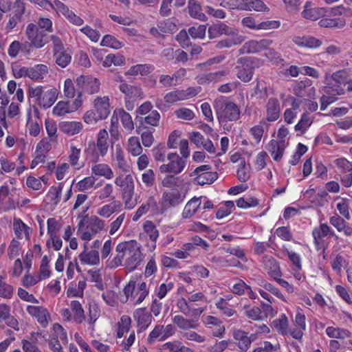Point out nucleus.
Masks as SVG:
<instances>
[{
  "label": "nucleus",
  "instance_id": "5",
  "mask_svg": "<svg viewBox=\"0 0 352 352\" xmlns=\"http://www.w3.org/2000/svg\"><path fill=\"white\" fill-rule=\"evenodd\" d=\"M167 159L169 162L160 166V171L162 173L177 175L183 171L186 165V161L182 159L177 153H168Z\"/></svg>",
  "mask_w": 352,
  "mask_h": 352
},
{
  "label": "nucleus",
  "instance_id": "49",
  "mask_svg": "<svg viewBox=\"0 0 352 352\" xmlns=\"http://www.w3.org/2000/svg\"><path fill=\"white\" fill-rule=\"evenodd\" d=\"M163 346L170 352H194L192 349L182 345L179 341L168 342Z\"/></svg>",
  "mask_w": 352,
  "mask_h": 352
},
{
  "label": "nucleus",
  "instance_id": "10",
  "mask_svg": "<svg viewBox=\"0 0 352 352\" xmlns=\"http://www.w3.org/2000/svg\"><path fill=\"white\" fill-rule=\"evenodd\" d=\"M199 93L197 89L188 87L186 90H175L167 93L164 96V101L167 103H175L179 100H184L195 96Z\"/></svg>",
  "mask_w": 352,
  "mask_h": 352
},
{
  "label": "nucleus",
  "instance_id": "55",
  "mask_svg": "<svg viewBox=\"0 0 352 352\" xmlns=\"http://www.w3.org/2000/svg\"><path fill=\"white\" fill-rule=\"evenodd\" d=\"M166 147L164 144H159L152 149V155L155 161L164 162L166 159Z\"/></svg>",
  "mask_w": 352,
  "mask_h": 352
},
{
  "label": "nucleus",
  "instance_id": "30",
  "mask_svg": "<svg viewBox=\"0 0 352 352\" xmlns=\"http://www.w3.org/2000/svg\"><path fill=\"white\" fill-rule=\"evenodd\" d=\"M92 174L104 177L107 179H111L113 177V172L111 168L107 164H95L91 166Z\"/></svg>",
  "mask_w": 352,
  "mask_h": 352
},
{
  "label": "nucleus",
  "instance_id": "64",
  "mask_svg": "<svg viewBox=\"0 0 352 352\" xmlns=\"http://www.w3.org/2000/svg\"><path fill=\"white\" fill-rule=\"evenodd\" d=\"M144 228L150 239L152 241L155 242L159 236V232L154 224L152 222L148 221L145 223Z\"/></svg>",
  "mask_w": 352,
  "mask_h": 352
},
{
  "label": "nucleus",
  "instance_id": "58",
  "mask_svg": "<svg viewBox=\"0 0 352 352\" xmlns=\"http://www.w3.org/2000/svg\"><path fill=\"white\" fill-rule=\"evenodd\" d=\"M52 5V7H50V9L55 10L57 14H61L65 17L72 11L65 3L59 0H54Z\"/></svg>",
  "mask_w": 352,
  "mask_h": 352
},
{
  "label": "nucleus",
  "instance_id": "57",
  "mask_svg": "<svg viewBox=\"0 0 352 352\" xmlns=\"http://www.w3.org/2000/svg\"><path fill=\"white\" fill-rule=\"evenodd\" d=\"M206 26L204 25H199L197 27H190L188 29V34L192 38H204L206 35Z\"/></svg>",
  "mask_w": 352,
  "mask_h": 352
},
{
  "label": "nucleus",
  "instance_id": "62",
  "mask_svg": "<svg viewBox=\"0 0 352 352\" xmlns=\"http://www.w3.org/2000/svg\"><path fill=\"white\" fill-rule=\"evenodd\" d=\"M12 70L16 78H21L28 77L29 67H23L18 63H14L12 65Z\"/></svg>",
  "mask_w": 352,
  "mask_h": 352
},
{
  "label": "nucleus",
  "instance_id": "36",
  "mask_svg": "<svg viewBox=\"0 0 352 352\" xmlns=\"http://www.w3.org/2000/svg\"><path fill=\"white\" fill-rule=\"evenodd\" d=\"M327 335L331 338L342 339L351 337V333L346 329L328 327L326 329Z\"/></svg>",
  "mask_w": 352,
  "mask_h": 352
},
{
  "label": "nucleus",
  "instance_id": "41",
  "mask_svg": "<svg viewBox=\"0 0 352 352\" xmlns=\"http://www.w3.org/2000/svg\"><path fill=\"white\" fill-rule=\"evenodd\" d=\"M313 120V118L309 115V113H304L301 116L299 122L296 124L294 129L296 131H300L301 133H304L312 124Z\"/></svg>",
  "mask_w": 352,
  "mask_h": 352
},
{
  "label": "nucleus",
  "instance_id": "26",
  "mask_svg": "<svg viewBox=\"0 0 352 352\" xmlns=\"http://www.w3.org/2000/svg\"><path fill=\"white\" fill-rule=\"evenodd\" d=\"M201 198L194 197L187 202L182 214L184 219L190 218L197 212L201 204Z\"/></svg>",
  "mask_w": 352,
  "mask_h": 352
},
{
  "label": "nucleus",
  "instance_id": "61",
  "mask_svg": "<svg viewBox=\"0 0 352 352\" xmlns=\"http://www.w3.org/2000/svg\"><path fill=\"white\" fill-rule=\"evenodd\" d=\"M100 44L102 46L110 47L115 49H119L122 47V43L118 40L109 34L103 37Z\"/></svg>",
  "mask_w": 352,
  "mask_h": 352
},
{
  "label": "nucleus",
  "instance_id": "34",
  "mask_svg": "<svg viewBox=\"0 0 352 352\" xmlns=\"http://www.w3.org/2000/svg\"><path fill=\"white\" fill-rule=\"evenodd\" d=\"M232 29L223 23L216 24L209 27L208 30V36L210 38H213L222 34L228 35L232 32Z\"/></svg>",
  "mask_w": 352,
  "mask_h": 352
},
{
  "label": "nucleus",
  "instance_id": "46",
  "mask_svg": "<svg viewBox=\"0 0 352 352\" xmlns=\"http://www.w3.org/2000/svg\"><path fill=\"white\" fill-rule=\"evenodd\" d=\"M184 180L181 177H176L174 174L166 175L162 181V185L164 187L174 188L180 186Z\"/></svg>",
  "mask_w": 352,
  "mask_h": 352
},
{
  "label": "nucleus",
  "instance_id": "29",
  "mask_svg": "<svg viewBox=\"0 0 352 352\" xmlns=\"http://www.w3.org/2000/svg\"><path fill=\"white\" fill-rule=\"evenodd\" d=\"M58 92L56 89H50L44 91L38 102L40 107L44 109L50 108L57 99Z\"/></svg>",
  "mask_w": 352,
  "mask_h": 352
},
{
  "label": "nucleus",
  "instance_id": "7",
  "mask_svg": "<svg viewBox=\"0 0 352 352\" xmlns=\"http://www.w3.org/2000/svg\"><path fill=\"white\" fill-rule=\"evenodd\" d=\"M273 43V41L263 38L259 41L250 40L245 43L238 50L239 54H256L264 50H267Z\"/></svg>",
  "mask_w": 352,
  "mask_h": 352
},
{
  "label": "nucleus",
  "instance_id": "18",
  "mask_svg": "<svg viewBox=\"0 0 352 352\" xmlns=\"http://www.w3.org/2000/svg\"><path fill=\"white\" fill-rule=\"evenodd\" d=\"M81 92L78 93L77 98L74 101V107L70 109L67 102L60 101L53 109V113L56 116H62L67 113L76 110L82 104Z\"/></svg>",
  "mask_w": 352,
  "mask_h": 352
},
{
  "label": "nucleus",
  "instance_id": "11",
  "mask_svg": "<svg viewBox=\"0 0 352 352\" xmlns=\"http://www.w3.org/2000/svg\"><path fill=\"white\" fill-rule=\"evenodd\" d=\"M312 235L318 250L321 248L322 239L324 236L330 235L335 236L336 239L338 238L327 223H321L318 228H315L312 232Z\"/></svg>",
  "mask_w": 352,
  "mask_h": 352
},
{
  "label": "nucleus",
  "instance_id": "38",
  "mask_svg": "<svg viewBox=\"0 0 352 352\" xmlns=\"http://www.w3.org/2000/svg\"><path fill=\"white\" fill-rule=\"evenodd\" d=\"M226 75L227 72L225 70L208 73L201 76L198 80V82L200 84H204L210 83L212 82H218L220 81L221 78Z\"/></svg>",
  "mask_w": 352,
  "mask_h": 352
},
{
  "label": "nucleus",
  "instance_id": "31",
  "mask_svg": "<svg viewBox=\"0 0 352 352\" xmlns=\"http://www.w3.org/2000/svg\"><path fill=\"white\" fill-rule=\"evenodd\" d=\"M49 69L47 65L38 64L32 67H29L28 77L32 80H40L48 74Z\"/></svg>",
  "mask_w": 352,
  "mask_h": 352
},
{
  "label": "nucleus",
  "instance_id": "15",
  "mask_svg": "<svg viewBox=\"0 0 352 352\" xmlns=\"http://www.w3.org/2000/svg\"><path fill=\"white\" fill-rule=\"evenodd\" d=\"M287 144L285 140H272L266 146V149L270 153L274 160L280 161L283 155L284 151Z\"/></svg>",
  "mask_w": 352,
  "mask_h": 352
},
{
  "label": "nucleus",
  "instance_id": "23",
  "mask_svg": "<svg viewBox=\"0 0 352 352\" xmlns=\"http://www.w3.org/2000/svg\"><path fill=\"white\" fill-rule=\"evenodd\" d=\"M184 196L179 191L164 192L162 195V200L166 207H176L184 201Z\"/></svg>",
  "mask_w": 352,
  "mask_h": 352
},
{
  "label": "nucleus",
  "instance_id": "3",
  "mask_svg": "<svg viewBox=\"0 0 352 352\" xmlns=\"http://www.w3.org/2000/svg\"><path fill=\"white\" fill-rule=\"evenodd\" d=\"M144 254L141 252V246L135 241H128V248L124 265L130 271H134L143 261Z\"/></svg>",
  "mask_w": 352,
  "mask_h": 352
},
{
  "label": "nucleus",
  "instance_id": "6",
  "mask_svg": "<svg viewBox=\"0 0 352 352\" xmlns=\"http://www.w3.org/2000/svg\"><path fill=\"white\" fill-rule=\"evenodd\" d=\"M13 8L14 10L12 14H9L8 20L4 28L7 33L12 32L14 29L17 28L25 10V3L21 0H16L13 4Z\"/></svg>",
  "mask_w": 352,
  "mask_h": 352
},
{
  "label": "nucleus",
  "instance_id": "45",
  "mask_svg": "<svg viewBox=\"0 0 352 352\" xmlns=\"http://www.w3.org/2000/svg\"><path fill=\"white\" fill-rule=\"evenodd\" d=\"M217 177V173L210 170L208 172H204V174L200 175L199 177H195L194 182L199 185L210 184L214 182Z\"/></svg>",
  "mask_w": 352,
  "mask_h": 352
},
{
  "label": "nucleus",
  "instance_id": "20",
  "mask_svg": "<svg viewBox=\"0 0 352 352\" xmlns=\"http://www.w3.org/2000/svg\"><path fill=\"white\" fill-rule=\"evenodd\" d=\"M94 106L99 118L103 120L109 115L110 104L108 96L97 97L94 101Z\"/></svg>",
  "mask_w": 352,
  "mask_h": 352
},
{
  "label": "nucleus",
  "instance_id": "1",
  "mask_svg": "<svg viewBox=\"0 0 352 352\" xmlns=\"http://www.w3.org/2000/svg\"><path fill=\"white\" fill-rule=\"evenodd\" d=\"M213 107L220 123L236 121L240 118L239 107L224 97L216 98L213 102Z\"/></svg>",
  "mask_w": 352,
  "mask_h": 352
},
{
  "label": "nucleus",
  "instance_id": "54",
  "mask_svg": "<svg viewBox=\"0 0 352 352\" xmlns=\"http://www.w3.org/2000/svg\"><path fill=\"white\" fill-rule=\"evenodd\" d=\"M319 25L324 28H341L345 25L344 21L338 20L337 19L324 18L319 21Z\"/></svg>",
  "mask_w": 352,
  "mask_h": 352
},
{
  "label": "nucleus",
  "instance_id": "52",
  "mask_svg": "<svg viewBox=\"0 0 352 352\" xmlns=\"http://www.w3.org/2000/svg\"><path fill=\"white\" fill-rule=\"evenodd\" d=\"M87 274L89 276L90 281L95 283V287L100 290H103L104 287L100 271L99 270H89Z\"/></svg>",
  "mask_w": 352,
  "mask_h": 352
},
{
  "label": "nucleus",
  "instance_id": "53",
  "mask_svg": "<svg viewBox=\"0 0 352 352\" xmlns=\"http://www.w3.org/2000/svg\"><path fill=\"white\" fill-rule=\"evenodd\" d=\"M160 119V115L159 112L156 110H154L151 111V113L147 116L144 118H140L139 121L142 124L145 123L148 125L157 126L159 124Z\"/></svg>",
  "mask_w": 352,
  "mask_h": 352
},
{
  "label": "nucleus",
  "instance_id": "4",
  "mask_svg": "<svg viewBox=\"0 0 352 352\" xmlns=\"http://www.w3.org/2000/svg\"><path fill=\"white\" fill-rule=\"evenodd\" d=\"M256 60L255 58L251 57L239 58L235 67L237 78L244 82H250L253 76L254 65Z\"/></svg>",
  "mask_w": 352,
  "mask_h": 352
},
{
  "label": "nucleus",
  "instance_id": "21",
  "mask_svg": "<svg viewBox=\"0 0 352 352\" xmlns=\"http://www.w3.org/2000/svg\"><path fill=\"white\" fill-rule=\"evenodd\" d=\"M133 317L140 331L145 330L152 321V316L145 308L137 309L133 313Z\"/></svg>",
  "mask_w": 352,
  "mask_h": 352
},
{
  "label": "nucleus",
  "instance_id": "42",
  "mask_svg": "<svg viewBox=\"0 0 352 352\" xmlns=\"http://www.w3.org/2000/svg\"><path fill=\"white\" fill-rule=\"evenodd\" d=\"M104 226L105 223L103 220L96 216H92L89 219V223L86 226V228L94 234L96 235L98 232L104 230Z\"/></svg>",
  "mask_w": 352,
  "mask_h": 352
},
{
  "label": "nucleus",
  "instance_id": "32",
  "mask_svg": "<svg viewBox=\"0 0 352 352\" xmlns=\"http://www.w3.org/2000/svg\"><path fill=\"white\" fill-rule=\"evenodd\" d=\"M13 229L17 238L21 239L25 236L27 240L30 239V228L21 219H14Z\"/></svg>",
  "mask_w": 352,
  "mask_h": 352
},
{
  "label": "nucleus",
  "instance_id": "12",
  "mask_svg": "<svg viewBox=\"0 0 352 352\" xmlns=\"http://www.w3.org/2000/svg\"><path fill=\"white\" fill-rule=\"evenodd\" d=\"M26 309L30 315L36 318L38 322L42 327H47L50 319V316L48 311L45 307L28 305Z\"/></svg>",
  "mask_w": 352,
  "mask_h": 352
},
{
  "label": "nucleus",
  "instance_id": "48",
  "mask_svg": "<svg viewBox=\"0 0 352 352\" xmlns=\"http://www.w3.org/2000/svg\"><path fill=\"white\" fill-rule=\"evenodd\" d=\"M131 320L129 316L124 315L121 317L120 321L118 323L117 336L122 338L124 333L129 331Z\"/></svg>",
  "mask_w": 352,
  "mask_h": 352
},
{
  "label": "nucleus",
  "instance_id": "17",
  "mask_svg": "<svg viewBox=\"0 0 352 352\" xmlns=\"http://www.w3.org/2000/svg\"><path fill=\"white\" fill-rule=\"evenodd\" d=\"M302 15L305 19L316 21L321 17L327 15V9L324 8H312L310 2H307L305 5V9L302 12Z\"/></svg>",
  "mask_w": 352,
  "mask_h": 352
},
{
  "label": "nucleus",
  "instance_id": "33",
  "mask_svg": "<svg viewBox=\"0 0 352 352\" xmlns=\"http://www.w3.org/2000/svg\"><path fill=\"white\" fill-rule=\"evenodd\" d=\"M322 91L324 96L333 98L334 102L337 100V96L344 94V89L340 85L334 83L332 81L323 87Z\"/></svg>",
  "mask_w": 352,
  "mask_h": 352
},
{
  "label": "nucleus",
  "instance_id": "25",
  "mask_svg": "<svg viewBox=\"0 0 352 352\" xmlns=\"http://www.w3.org/2000/svg\"><path fill=\"white\" fill-rule=\"evenodd\" d=\"M119 89L124 94L125 98L137 99L144 98V93L138 86L122 83L119 86Z\"/></svg>",
  "mask_w": 352,
  "mask_h": 352
},
{
  "label": "nucleus",
  "instance_id": "47",
  "mask_svg": "<svg viewBox=\"0 0 352 352\" xmlns=\"http://www.w3.org/2000/svg\"><path fill=\"white\" fill-rule=\"evenodd\" d=\"M128 151L133 156H139L142 152V148L138 137H131L128 140Z\"/></svg>",
  "mask_w": 352,
  "mask_h": 352
},
{
  "label": "nucleus",
  "instance_id": "16",
  "mask_svg": "<svg viewBox=\"0 0 352 352\" xmlns=\"http://www.w3.org/2000/svg\"><path fill=\"white\" fill-rule=\"evenodd\" d=\"M128 248V241L120 243L116 248V256L107 263V267L109 268H116L122 265L124 258L126 256Z\"/></svg>",
  "mask_w": 352,
  "mask_h": 352
},
{
  "label": "nucleus",
  "instance_id": "40",
  "mask_svg": "<svg viewBox=\"0 0 352 352\" xmlns=\"http://www.w3.org/2000/svg\"><path fill=\"white\" fill-rule=\"evenodd\" d=\"M154 67L148 64H140L131 67L126 72V75L135 76L141 74L142 76L147 75L153 70Z\"/></svg>",
  "mask_w": 352,
  "mask_h": 352
},
{
  "label": "nucleus",
  "instance_id": "44",
  "mask_svg": "<svg viewBox=\"0 0 352 352\" xmlns=\"http://www.w3.org/2000/svg\"><path fill=\"white\" fill-rule=\"evenodd\" d=\"M188 11L192 17L201 21L206 19V15L201 11L200 5L197 3L195 0L188 1Z\"/></svg>",
  "mask_w": 352,
  "mask_h": 352
},
{
  "label": "nucleus",
  "instance_id": "51",
  "mask_svg": "<svg viewBox=\"0 0 352 352\" xmlns=\"http://www.w3.org/2000/svg\"><path fill=\"white\" fill-rule=\"evenodd\" d=\"M119 208L120 204H116V202H112L100 208L97 211V214L100 217L108 218L116 212Z\"/></svg>",
  "mask_w": 352,
  "mask_h": 352
},
{
  "label": "nucleus",
  "instance_id": "37",
  "mask_svg": "<svg viewBox=\"0 0 352 352\" xmlns=\"http://www.w3.org/2000/svg\"><path fill=\"white\" fill-rule=\"evenodd\" d=\"M53 56L56 63L63 68L66 67L72 60L70 52L65 49L53 53Z\"/></svg>",
  "mask_w": 352,
  "mask_h": 352
},
{
  "label": "nucleus",
  "instance_id": "35",
  "mask_svg": "<svg viewBox=\"0 0 352 352\" xmlns=\"http://www.w3.org/2000/svg\"><path fill=\"white\" fill-rule=\"evenodd\" d=\"M173 322L175 324L178 328L183 330L197 329L198 326L194 320L186 319L180 315L175 316L173 318Z\"/></svg>",
  "mask_w": 352,
  "mask_h": 352
},
{
  "label": "nucleus",
  "instance_id": "63",
  "mask_svg": "<svg viewBox=\"0 0 352 352\" xmlns=\"http://www.w3.org/2000/svg\"><path fill=\"white\" fill-rule=\"evenodd\" d=\"M248 10H254L256 12H267L268 7L261 0H248Z\"/></svg>",
  "mask_w": 352,
  "mask_h": 352
},
{
  "label": "nucleus",
  "instance_id": "56",
  "mask_svg": "<svg viewBox=\"0 0 352 352\" xmlns=\"http://www.w3.org/2000/svg\"><path fill=\"white\" fill-rule=\"evenodd\" d=\"M258 204V201L253 197H247L239 199L236 201V205L239 208H248L255 207Z\"/></svg>",
  "mask_w": 352,
  "mask_h": 352
},
{
  "label": "nucleus",
  "instance_id": "28",
  "mask_svg": "<svg viewBox=\"0 0 352 352\" xmlns=\"http://www.w3.org/2000/svg\"><path fill=\"white\" fill-rule=\"evenodd\" d=\"M233 338L241 351H248L250 346V340L248 338L247 332L241 329H235L233 331Z\"/></svg>",
  "mask_w": 352,
  "mask_h": 352
},
{
  "label": "nucleus",
  "instance_id": "43",
  "mask_svg": "<svg viewBox=\"0 0 352 352\" xmlns=\"http://www.w3.org/2000/svg\"><path fill=\"white\" fill-rule=\"evenodd\" d=\"M71 309L74 313V320L77 323H82L85 320V312L81 304L78 300L71 302Z\"/></svg>",
  "mask_w": 352,
  "mask_h": 352
},
{
  "label": "nucleus",
  "instance_id": "27",
  "mask_svg": "<svg viewBox=\"0 0 352 352\" xmlns=\"http://www.w3.org/2000/svg\"><path fill=\"white\" fill-rule=\"evenodd\" d=\"M82 129V124L80 122L64 121L59 124V129L68 135H74L80 133Z\"/></svg>",
  "mask_w": 352,
  "mask_h": 352
},
{
  "label": "nucleus",
  "instance_id": "60",
  "mask_svg": "<svg viewBox=\"0 0 352 352\" xmlns=\"http://www.w3.org/2000/svg\"><path fill=\"white\" fill-rule=\"evenodd\" d=\"M237 282L232 286L231 291L233 294L241 296L245 294L246 289H250V286L247 285L243 280L236 278Z\"/></svg>",
  "mask_w": 352,
  "mask_h": 352
},
{
  "label": "nucleus",
  "instance_id": "8",
  "mask_svg": "<svg viewBox=\"0 0 352 352\" xmlns=\"http://www.w3.org/2000/svg\"><path fill=\"white\" fill-rule=\"evenodd\" d=\"M76 83L78 87L81 89V94L84 92L89 94H94L100 91V80L91 76L82 75L76 78Z\"/></svg>",
  "mask_w": 352,
  "mask_h": 352
},
{
  "label": "nucleus",
  "instance_id": "13",
  "mask_svg": "<svg viewBox=\"0 0 352 352\" xmlns=\"http://www.w3.org/2000/svg\"><path fill=\"white\" fill-rule=\"evenodd\" d=\"M266 120L269 122L277 120L280 115V104L276 98L268 99L266 105Z\"/></svg>",
  "mask_w": 352,
  "mask_h": 352
},
{
  "label": "nucleus",
  "instance_id": "24",
  "mask_svg": "<svg viewBox=\"0 0 352 352\" xmlns=\"http://www.w3.org/2000/svg\"><path fill=\"white\" fill-rule=\"evenodd\" d=\"M292 41L297 45L307 48L319 47L322 44L321 40L310 35H305L302 36H294Z\"/></svg>",
  "mask_w": 352,
  "mask_h": 352
},
{
  "label": "nucleus",
  "instance_id": "59",
  "mask_svg": "<svg viewBox=\"0 0 352 352\" xmlns=\"http://www.w3.org/2000/svg\"><path fill=\"white\" fill-rule=\"evenodd\" d=\"M63 185V183H60L57 187H52L49 191L48 195L54 205H57L60 201Z\"/></svg>",
  "mask_w": 352,
  "mask_h": 352
},
{
  "label": "nucleus",
  "instance_id": "9",
  "mask_svg": "<svg viewBox=\"0 0 352 352\" xmlns=\"http://www.w3.org/2000/svg\"><path fill=\"white\" fill-rule=\"evenodd\" d=\"M25 34L28 39L30 41L31 45L36 48H41L46 43L45 41V34L43 31L40 30L38 26L34 23L28 25Z\"/></svg>",
  "mask_w": 352,
  "mask_h": 352
},
{
  "label": "nucleus",
  "instance_id": "50",
  "mask_svg": "<svg viewBox=\"0 0 352 352\" xmlns=\"http://www.w3.org/2000/svg\"><path fill=\"white\" fill-rule=\"evenodd\" d=\"M272 326L277 331L282 335L287 333L288 319L285 314H282L280 318L273 321Z\"/></svg>",
  "mask_w": 352,
  "mask_h": 352
},
{
  "label": "nucleus",
  "instance_id": "22",
  "mask_svg": "<svg viewBox=\"0 0 352 352\" xmlns=\"http://www.w3.org/2000/svg\"><path fill=\"white\" fill-rule=\"evenodd\" d=\"M264 270L272 278H277L281 276L280 269L278 263L272 256H264L263 258Z\"/></svg>",
  "mask_w": 352,
  "mask_h": 352
},
{
  "label": "nucleus",
  "instance_id": "2",
  "mask_svg": "<svg viewBox=\"0 0 352 352\" xmlns=\"http://www.w3.org/2000/svg\"><path fill=\"white\" fill-rule=\"evenodd\" d=\"M114 183L121 188L125 208L127 209L133 208L136 205V201L133 199L135 185L132 175L131 174L125 176L120 175L115 179Z\"/></svg>",
  "mask_w": 352,
  "mask_h": 352
},
{
  "label": "nucleus",
  "instance_id": "19",
  "mask_svg": "<svg viewBox=\"0 0 352 352\" xmlns=\"http://www.w3.org/2000/svg\"><path fill=\"white\" fill-rule=\"evenodd\" d=\"M112 160L116 166L123 173L130 170V164L125 158L124 151L119 145H116L115 152L112 154Z\"/></svg>",
  "mask_w": 352,
  "mask_h": 352
},
{
  "label": "nucleus",
  "instance_id": "14",
  "mask_svg": "<svg viewBox=\"0 0 352 352\" xmlns=\"http://www.w3.org/2000/svg\"><path fill=\"white\" fill-rule=\"evenodd\" d=\"M87 243H84V250L79 254L78 258L82 264L88 265H97L100 263L98 251L89 250Z\"/></svg>",
  "mask_w": 352,
  "mask_h": 352
},
{
  "label": "nucleus",
  "instance_id": "39",
  "mask_svg": "<svg viewBox=\"0 0 352 352\" xmlns=\"http://www.w3.org/2000/svg\"><path fill=\"white\" fill-rule=\"evenodd\" d=\"M117 117L120 120L124 128L127 131H131L134 129V124L131 115L122 109L115 111Z\"/></svg>",
  "mask_w": 352,
  "mask_h": 352
}]
</instances>
